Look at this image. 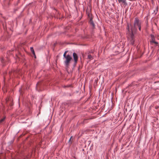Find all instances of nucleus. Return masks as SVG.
<instances>
[{
	"label": "nucleus",
	"mask_w": 159,
	"mask_h": 159,
	"mask_svg": "<svg viewBox=\"0 0 159 159\" xmlns=\"http://www.w3.org/2000/svg\"><path fill=\"white\" fill-rule=\"evenodd\" d=\"M151 37L152 40H155L154 36L153 35L151 34Z\"/></svg>",
	"instance_id": "nucleus-10"
},
{
	"label": "nucleus",
	"mask_w": 159,
	"mask_h": 159,
	"mask_svg": "<svg viewBox=\"0 0 159 159\" xmlns=\"http://www.w3.org/2000/svg\"><path fill=\"white\" fill-rule=\"evenodd\" d=\"M119 3H120L122 2L124 4H126V0H118Z\"/></svg>",
	"instance_id": "nucleus-6"
},
{
	"label": "nucleus",
	"mask_w": 159,
	"mask_h": 159,
	"mask_svg": "<svg viewBox=\"0 0 159 159\" xmlns=\"http://www.w3.org/2000/svg\"><path fill=\"white\" fill-rule=\"evenodd\" d=\"M129 25H129V24H127V29L128 31H129Z\"/></svg>",
	"instance_id": "nucleus-9"
},
{
	"label": "nucleus",
	"mask_w": 159,
	"mask_h": 159,
	"mask_svg": "<svg viewBox=\"0 0 159 159\" xmlns=\"http://www.w3.org/2000/svg\"><path fill=\"white\" fill-rule=\"evenodd\" d=\"M155 40H152L151 41V42L153 43V42H155Z\"/></svg>",
	"instance_id": "nucleus-14"
},
{
	"label": "nucleus",
	"mask_w": 159,
	"mask_h": 159,
	"mask_svg": "<svg viewBox=\"0 0 159 159\" xmlns=\"http://www.w3.org/2000/svg\"><path fill=\"white\" fill-rule=\"evenodd\" d=\"M73 55L75 61V64L78 61V56L77 54L75 52L73 53Z\"/></svg>",
	"instance_id": "nucleus-3"
},
{
	"label": "nucleus",
	"mask_w": 159,
	"mask_h": 159,
	"mask_svg": "<svg viewBox=\"0 0 159 159\" xmlns=\"http://www.w3.org/2000/svg\"><path fill=\"white\" fill-rule=\"evenodd\" d=\"M72 137H71V138H70V139L69 140V141H70V140H71V138Z\"/></svg>",
	"instance_id": "nucleus-15"
},
{
	"label": "nucleus",
	"mask_w": 159,
	"mask_h": 159,
	"mask_svg": "<svg viewBox=\"0 0 159 159\" xmlns=\"http://www.w3.org/2000/svg\"><path fill=\"white\" fill-rule=\"evenodd\" d=\"M5 118V117H4L2 119H1L0 120V123L2 122L4 120Z\"/></svg>",
	"instance_id": "nucleus-11"
},
{
	"label": "nucleus",
	"mask_w": 159,
	"mask_h": 159,
	"mask_svg": "<svg viewBox=\"0 0 159 159\" xmlns=\"http://www.w3.org/2000/svg\"><path fill=\"white\" fill-rule=\"evenodd\" d=\"M67 51H65L63 54V57L65 59V60L64 61V63L66 66L68 67L69 65L70 61L72 59L71 57L69 55H66Z\"/></svg>",
	"instance_id": "nucleus-2"
},
{
	"label": "nucleus",
	"mask_w": 159,
	"mask_h": 159,
	"mask_svg": "<svg viewBox=\"0 0 159 159\" xmlns=\"http://www.w3.org/2000/svg\"><path fill=\"white\" fill-rule=\"evenodd\" d=\"M38 84H39L38 83L37 84V85Z\"/></svg>",
	"instance_id": "nucleus-16"
},
{
	"label": "nucleus",
	"mask_w": 159,
	"mask_h": 159,
	"mask_svg": "<svg viewBox=\"0 0 159 159\" xmlns=\"http://www.w3.org/2000/svg\"><path fill=\"white\" fill-rule=\"evenodd\" d=\"M30 49L31 51L32 52V53L34 55L35 58H36V55H35V52H34V50L33 47H30Z\"/></svg>",
	"instance_id": "nucleus-5"
},
{
	"label": "nucleus",
	"mask_w": 159,
	"mask_h": 159,
	"mask_svg": "<svg viewBox=\"0 0 159 159\" xmlns=\"http://www.w3.org/2000/svg\"><path fill=\"white\" fill-rule=\"evenodd\" d=\"M89 23L90 25L92 26L93 28H94L95 27V24L92 20V18H90Z\"/></svg>",
	"instance_id": "nucleus-4"
},
{
	"label": "nucleus",
	"mask_w": 159,
	"mask_h": 159,
	"mask_svg": "<svg viewBox=\"0 0 159 159\" xmlns=\"http://www.w3.org/2000/svg\"><path fill=\"white\" fill-rule=\"evenodd\" d=\"M141 22L138 18H134V27H131V31L132 33L135 31L136 30L137 28H138L139 31H141Z\"/></svg>",
	"instance_id": "nucleus-1"
},
{
	"label": "nucleus",
	"mask_w": 159,
	"mask_h": 159,
	"mask_svg": "<svg viewBox=\"0 0 159 159\" xmlns=\"http://www.w3.org/2000/svg\"><path fill=\"white\" fill-rule=\"evenodd\" d=\"M130 43L132 45H134V40L133 39V38L131 39V40L130 41Z\"/></svg>",
	"instance_id": "nucleus-8"
},
{
	"label": "nucleus",
	"mask_w": 159,
	"mask_h": 159,
	"mask_svg": "<svg viewBox=\"0 0 159 159\" xmlns=\"http://www.w3.org/2000/svg\"><path fill=\"white\" fill-rule=\"evenodd\" d=\"M153 43L156 44H157L158 43L157 42H156V41H155V42H153Z\"/></svg>",
	"instance_id": "nucleus-12"
},
{
	"label": "nucleus",
	"mask_w": 159,
	"mask_h": 159,
	"mask_svg": "<svg viewBox=\"0 0 159 159\" xmlns=\"http://www.w3.org/2000/svg\"><path fill=\"white\" fill-rule=\"evenodd\" d=\"M87 14H88V16L89 17H90V13L89 12Z\"/></svg>",
	"instance_id": "nucleus-13"
},
{
	"label": "nucleus",
	"mask_w": 159,
	"mask_h": 159,
	"mask_svg": "<svg viewBox=\"0 0 159 159\" xmlns=\"http://www.w3.org/2000/svg\"><path fill=\"white\" fill-rule=\"evenodd\" d=\"M88 58L90 60H91L93 59V57L91 55H89L88 56Z\"/></svg>",
	"instance_id": "nucleus-7"
}]
</instances>
